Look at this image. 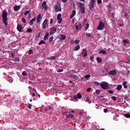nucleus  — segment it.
I'll list each match as a JSON object with an SVG mask.
<instances>
[{
	"label": "nucleus",
	"instance_id": "f257e3e1",
	"mask_svg": "<svg viewBox=\"0 0 130 130\" xmlns=\"http://www.w3.org/2000/svg\"><path fill=\"white\" fill-rule=\"evenodd\" d=\"M2 17L3 23L5 26H8V12L6 11H3Z\"/></svg>",
	"mask_w": 130,
	"mask_h": 130
},
{
	"label": "nucleus",
	"instance_id": "f03ea898",
	"mask_svg": "<svg viewBox=\"0 0 130 130\" xmlns=\"http://www.w3.org/2000/svg\"><path fill=\"white\" fill-rule=\"evenodd\" d=\"M77 5L79 6V8L80 9L82 14H85L86 8H85L84 4L81 2H78Z\"/></svg>",
	"mask_w": 130,
	"mask_h": 130
},
{
	"label": "nucleus",
	"instance_id": "7ed1b4c3",
	"mask_svg": "<svg viewBox=\"0 0 130 130\" xmlns=\"http://www.w3.org/2000/svg\"><path fill=\"white\" fill-rule=\"evenodd\" d=\"M95 0H90L89 5L88 6L90 11H92V10L94 9V7L95 6Z\"/></svg>",
	"mask_w": 130,
	"mask_h": 130
},
{
	"label": "nucleus",
	"instance_id": "20e7f679",
	"mask_svg": "<svg viewBox=\"0 0 130 130\" xmlns=\"http://www.w3.org/2000/svg\"><path fill=\"white\" fill-rule=\"evenodd\" d=\"M61 10V7L60 6V3L57 2L55 7V12L57 13V12H59V11Z\"/></svg>",
	"mask_w": 130,
	"mask_h": 130
},
{
	"label": "nucleus",
	"instance_id": "39448f33",
	"mask_svg": "<svg viewBox=\"0 0 130 130\" xmlns=\"http://www.w3.org/2000/svg\"><path fill=\"white\" fill-rule=\"evenodd\" d=\"M101 87L102 89H104V90H106L107 89H108V83L106 82H102L101 83Z\"/></svg>",
	"mask_w": 130,
	"mask_h": 130
},
{
	"label": "nucleus",
	"instance_id": "423d86ee",
	"mask_svg": "<svg viewBox=\"0 0 130 130\" xmlns=\"http://www.w3.org/2000/svg\"><path fill=\"white\" fill-rule=\"evenodd\" d=\"M104 28H105V24L103 21H100L97 28L98 30H102Z\"/></svg>",
	"mask_w": 130,
	"mask_h": 130
},
{
	"label": "nucleus",
	"instance_id": "0eeeda50",
	"mask_svg": "<svg viewBox=\"0 0 130 130\" xmlns=\"http://www.w3.org/2000/svg\"><path fill=\"white\" fill-rule=\"evenodd\" d=\"M55 32H56V27H52L50 29V36H51V35H53V34H54Z\"/></svg>",
	"mask_w": 130,
	"mask_h": 130
},
{
	"label": "nucleus",
	"instance_id": "6e6552de",
	"mask_svg": "<svg viewBox=\"0 0 130 130\" xmlns=\"http://www.w3.org/2000/svg\"><path fill=\"white\" fill-rule=\"evenodd\" d=\"M108 74L111 76H116L117 72L115 70H112L108 72Z\"/></svg>",
	"mask_w": 130,
	"mask_h": 130
},
{
	"label": "nucleus",
	"instance_id": "1a4fd4ad",
	"mask_svg": "<svg viewBox=\"0 0 130 130\" xmlns=\"http://www.w3.org/2000/svg\"><path fill=\"white\" fill-rule=\"evenodd\" d=\"M42 7L43 8V9H44L45 11H46V10H47L48 7L47 6V5H46V1L43 2L42 4Z\"/></svg>",
	"mask_w": 130,
	"mask_h": 130
},
{
	"label": "nucleus",
	"instance_id": "9d476101",
	"mask_svg": "<svg viewBox=\"0 0 130 130\" xmlns=\"http://www.w3.org/2000/svg\"><path fill=\"white\" fill-rule=\"evenodd\" d=\"M17 29L18 32H22V30H23V27H22V25L18 24L17 26Z\"/></svg>",
	"mask_w": 130,
	"mask_h": 130
},
{
	"label": "nucleus",
	"instance_id": "9b49d317",
	"mask_svg": "<svg viewBox=\"0 0 130 130\" xmlns=\"http://www.w3.org/2000/svg\"><path fill=\"white\" fill-rule=\"evenodd\" d=\"M82 54L83 56H84V57H86V56L88 55V53H87V50H86V49H83Z\"/></svg>",
	"mask_w": 130,
	"mask_h": 130
},
{
	"label": "nucleus",
	"instance_id": "f8f14e48",
	"mask_svg": "<svg viewBox=\"0 0 130 130\" xmlns=\"http://www.w3.org/2000/svg\"><path fill=\"white\" fill-rule=\"evenodd\" d=\"M41 19H42V17H41V14H39L37 17V22L38 24H39L40 23V21H41Z\"/></svg>",
	"mask_w": 130,
	"mask_h": 130
},
{
	"label": "nucleus",
	"instance_id": "ddd939ff",
	"mask_svg": "<svg viewBox=\"0 0 130 130\" xmlns=\"http://www.w3.org/2000/svg\"><path fill=\"white\" fill-rule=\"evenodd\" d=\"M48 37H49V33H48V32H46L45 34V36L44 37V41H46V40H48Z\"/></svg>",
	"mask_w": 130,
	"mask_h": 130
},
{
	"label": "nucleus",
	"instance_id": "4468645a",
	"mask_svg": "<svg viewBox=\"0 0 130 130\" xmlns=\"http://www.w3.org/2000/svg\"><path fill=\"white\" fill-rule=\"evenodd\" d=\"M76 30H81L82 29V24L80 23L78 25H75Z\"/></svg>",
	"mask_w": 130,
	"mask_h": 130
},
{
	"label": "nucleus",
	"instance_id": "2eb2a0df",
	"mask_svg": "<svg viewBox=\"0 0 130 130\" xmlns=\"http://www.w3.org/2000/svg\"><path fill=\"white\" fill-rule=\"evenodd\" d=\"M70 78H73L74 80H77V79H78V76L75 74H70Z\"/></svg>",
	"mask_w": 130,
	"mask_h": 130
},
{
	"label": "nucleus",
	"instance_id": "dca6fc26",
	"mask_svg": "<svg viewBox=\"0 0 130 130\" xmlns=\"http://www.w3.org/2000/svg\"><path fill=\"white\" fill-rule=\"evenodd\" d=\"M36 20V17H34V18H32L30 22H29V25L30 26H32V25L34 24V21H35Z\"/></svg>",
	"mask_w": 130,
	"mask_h": 130
},
{
	"label": "nucleus",
	"instance_id": "f3484780",
	"mask_svg": "<svg viewBox=\"0 0 130 130\" xmlns=\"http://www.w3.org/2000/svg\"><path fill=\"white\" fill-rule=\"evenodd\" d=\"M75 15H76V11L73 10L72 12V15H70V19H73V18H74V17H75Z\"/></svg>",
	"mask_w": 130,
	"mask_h": 130
},
{
	"label": "nucleus",
	"instance_id": "a211bd4d",
	"mask_svg": "<svg viewBox=\"0 0 130 130\" xmlns=\"http://www.w3.org/2000/svg\"><path fill=\"white\" fill-rule=\"evenodd\" d=\"M123 43L124 45H125V44H126V43L127 44H129V41L128 39H126V40L124 39L123 40Z\"/></svg>",
	"mask_w": 130,
	"mask_h": 130
},
{
	"label": "nucleus",
	"instance_id": "6ab92c4d",
	"mask_svg": "<svg viewBox=\"0 0 130 130\" xmlns=\"http://www.w3.org/2000/svg\"><path fill=\"white\" fill-rule=\"evenodd\" d=\"M60 37L61 38L60 39V40L61 41H62V40H66V37L64 35H60Z\"/></svg>",
	"mask_w": 130,
	"mask_h": 130
},
{
	"label": "nucleus",
	"instance_id": "aec40b11",
	"mask_svg": "<svg viewBox=\"0 0 130 130\" xmlns=\"http://www.w3.org/2000/svg\"><path fill=\"white\" fill-rule=\"evenodd\" d=\"M7 81H8V82H9L10 83H13V78H12V77H8L7 78Z\"/></svg>",
	"mask_w": 130,
	"mask_h": 130
},
{
	"label": "nucleus",
	"instance_id": "412c9836",
	"mask_svg": "<svg viewBox=\"0 0 130 130\" xmlns=\"http://www.w3.org/2000/svg\"><path fill=\"white\" fill-rule=\"evenodd\" d=\"M20 8H21L20 6H15L13 8H14V11H18V10H19V9H20Z\"/></svg>",
	"mask_w": 130,
	"mask_h": 130
},
{
	"label": "nucleus",
	"instance_id": "4be33fe9",
	"mask_svg": "<svg viewBox=\"0 0 130 130\" xmlns=\"http://www.w3.org/2000/svg\"><path fill=\"white\" fill-rule=\"evenodd\" d=\"M126 84H127V81H124L123 83H122V85L123 86L124 88L125 89H127V86H126Z\"/></svg>",
	"mask_w": 130,
	"mask_h": 130
},
{
	"label": "nucleus",
	"instance_id": "5701e85b",
	"mask_svg": "<svg viewBox=\"0 0 130 130\" xmlns=\"http://www.w3.org/2000/svg\"><path fill=\"white\" fill-rule=\"evenodd\" d=\"M67 117H68V118H74V115L72 114L67 115Z\"/></svg>",
	"mask_w": 130,
	"mask_h": 130
},
{
	"label": "nucleus",
	"instance_id": "b1692460",
	"mask_svg": "<svg viewBox=\"0 0 130 130\" xmlns=\"http://www.w3.org/2000/svg\"><path fill=\"white\" fill-rule=\"evenodd\" d=\"M99 53H102L104 55H106L107 52H106V51L105 50H101L99 52Z\"/></svg>",
	"mask_w": 130,
	"mask_h": 130
},
{
	"label": "nucleus",
	"instance_id": "393cba45",
	"mask_svg": "<svg viewBox=\"0 0 130 130\" xmlns=\"http://www.w3.org/2000/svg\"><path fill=\"white\" fill-rule=\"evenodd\" d=\"M80 45H78L75 47L73 50H75L76 51H77V50H79V49H80Z\"/></svg>",
	"mask_w": 130,
	"mask_h": 130
},
{
	"label": "nucleus",
	"instance_id": "a878e982",
	"mask_svg": "<svg viewBox=\"0 0 130 130\" xmlns=\"http://www.w3.org/2000/svg\"><path fill=\"white\" fill-rule=\"evenodd\" d=\"M74 42L76 45H79V44H80V40H75Z\"/></svg>",
	"mask_w": 130,
	"mask_h": 130
},
{
	"label": "nucleus",
	"instance_id": "bb28decb",
	"mask_svg": "<svg viewBox=\"0 0 130 130\" xmlns=\"http://www.w3.org/2000/svg\"><path fill=\"white\" fill-rule=\"evenodd\" d=\"M56 58V57H55V56H53L49 57L48 59H49V60H53V59H55Z\"/></svg>",
	"mask_w": 130,
	"mask_h": 130
},
{
	"label": "nucleus",
	"instance_id": "cd10ccee",
	"mask_svg": "<svg viewBox=\"0 0 130 130\" xmlns=\"http://www.w3.org/2000/svg\"><path fill=\"white\" fill-rule=\"evenodd\" d=\"M96 60L98 62H101L102 61V59L99 57H98L96 58Z\"/></svg>",
	"mask_w": 130,
	"mask_h": 130
},
{
	"label": "nucleus",
	"instance_id": "c85d7f7f",
	"mask_svg": "<svg viewBox=\"0 0 130 130\" xmlns=\"http://www.w3.org/2000/svg\"><path fill=\"white\" fill-rule=\"evenodd\" d=\"M77 96L78 99H81L82 98V94L80 93H78Z\"/></svg>",
	"mask_w": 130,
	"mask_h": 130
},
{
	"label": "nucleus",
	"instance_id": "c756f323",
	"mask_svg": "<svg viewBox=\"0 0 130 130\" xmlns=\"http://www.w3.org/2000/svg\"><path fill=\"white\" fill-rule=\"evenodd\" d=\"M121 88H122V86L121 85H118L117 87V90H118V91H120V90H121Z\"/></svg>",
	"mask_w": 130,
	"mask_h": 130
},
{
	"label": "nucleus",
	"instance_id": "7c9ffc66",
	"mask_svg": "<svg viewBox=\"0 0 130 130\" xmlns=\"http://www.w3.org/2000/svg\"><path fill=\"white\" fill-rule=\"evenodd\" d=\"M41 44H45V42L43 40L41 41L39 43V45H41Z\"/></svg>",
	"mask_w": 130,
	"mask_h": 130
},
{
	"label": "nucleus",
	"instance_id": "2f4dec72",
	"mask_svg": "<svg viewBox=\"0 0 130 130\" xmlns=\"http://www.w3.org/2000/svg\"><path fill=\"white\" fill-rule=\"evenodd\" d=\"M52 41H53V37H51L49 39V42H50V43H51V42H52Z\"/></svg>",
	"mask_w": 130,
	"mask_h": 130
},
{
	"label": "nucleus",
	"instance_id": "473e14b6",
	"mask_svg": "<svg viewBox=\"0 0 130 130\" xmlns=\"http://www.w3.org/2000/svg\"><path fill=\"white\" fill-rule=\"evenodd\" d=\"M46 24L44 22L43 23V29H46Z\"/></svg>",
	"mask_w": 130,
	"mask_h": 130
},
{
	"label": "nucleus",
	"instance_id": "72a5a7b5",
	"mask_svg": "<svg viewBox=\"0 0 130 130\" xmlns=\"http://www.w3.org/2000/svg\"><path fill=\"white\" fill-rule=\"evenodd\" d=\"M40 36H41V32H40L38 34H37V35L36 36V38H39V37H40Z\"/></svg>",
	"mask_w": 130,
	"mask_h": 130
},
{
	"label": "nucleus",
	"instance_id": "f704fd0d",
	"mask_svg": "<svg viewBox=\"0 0 130 130\" xmlns=\"http://www.w3.org/2000/svg\"><path fill=\"white\" fill-rule=\"evenodd\" d=\"M125 117H126L127 118H129L130 117V115L129 114H125V115H124Z\"/></svg>",
	"mask_w": 130,
	"mask_h": 130
},
{
	"label": "nucleus",
	"instance_id": "c9c22d12",
	"mask_svg": "<svg viewBox=\"0 0 130 130\" xmlns=\"http://www.w3.org/2000/svg\"><path fill=\"white\" fill-rule=\"evenodd\" d=\"M22 76H24L25 77H26V76H27V72H26L25 71H23L22 73Z\"/></svg>",
	"mask_w": 130,
	"mask_h": 130
},
{
	"label": "nucleus",
	"instance_id": "e433bc0d",
	"mask_svg": "<svg viewBox=\"0 0 130 130\" xmlns=\"http://www.w3.org/2000/svg\"><path fill=\"white\" fill-rule=\"evenodd\" d=\"M29 13H30V11L29 10H27V11H26L24 13V16H27V15H28V14H29Z\"/></svg>",
	"mask_w": 130,
	"mask_h": 130
},
{
	"label": "nucleus",
	"instance_id": "4c0bfd02",
	"mask_svg": "<svg viewBox=\"0 0 130 130\" xmlns=\"http://www.w3.org/2000/svg\"><path fill=\"white\" fill-rule=\"evenodd\" d=\"M58 20V24H60V23H61L62 21V18H60L57 19Z\"/></svg>",
	"mask_w": 130,
	"mask_h": 130
},
{
	"label": "nucleus",
	"instance_id": "58836bf2",
	"mask_svg": "<svg viewBox=\"0 0 130 130\" xmlns=\"http://www.w3.org/2000/svg\"><path fill=\"white\" fill-rule=\"evenodd\" d=\"M60 17H61V14L59 13L57 16V19L61 18Z\"/></svg>",
	"mask_w": 130,
	"mask_h": 130
},
{
	"label": "nucleus",
	"instance_id": "ea45409f",
	"mask_svg": "<svg viewBox=\"0 0 130 130\" xmlns=\"http://www.w3.org/2000/svg\"><path fill=\"white\" fill-rule=\"evenodd\" d=\"M22 21L23 22V24H25L26 23V19H25V18L23 17L22 18Z\"/></svg>",
	"mask_w": 130,
	"mask_h": 130
},
{
	"label": "nucleus",
	"instance_id": "a19ab883",
	"mask_svg": "<svg viewBox=\"0 0 130 130\" xmlns=\"http://www.w3.org/2000/svg\"><path fill=\"white\" fill-rule=\"evenodd\" d=\"M88 28H89V23H86L85 27V30H88Z\"/></svg>",
	"mask_w": 130,
	"mask_h": 130
},
{
	"label": "nucleus",
	"instance_id": "79ce46f5",
	"mask_svg": "<svg viewBox=\"0 0 130 130\" xmlns=\"http://www.w3.org/2000/svg\"><path fill=\"white\" fill-rule=\"evenodd\" d=\"M107 92L109 93L110 94H113V90H108L107 91Z\"/></svg>",
	"mask_w": 130,
	"mask_h": 130
},
{
	"label": "nucleus",
	"instance_id": "37998d69",
	"mask_svg": "<svg viewBox=\"0 0 130 130\" xmlns=\"http://www.w3.org/2000/svg\"><path fill=\"white\" fill-rule=\"evenodd\" d=\"M28 54H32V53H33V51L32 50V49H30L28 51Z\"/></svg>",
	"mask_w": 130,
	"mask_h": 130
},
{
	"label": "nucleus",
	"instance_id": "c03bdc74",
	"mask_svg": "<svg viewBox=\"0 0 130 130\" xmlns=\"http://www.w3.org/2000/svg\"><path fill=\"white\" fill-rule=\"evenodd\" d=\"M86 102H88L89 103H91L92 102V101L89 100V97H87V98L86 99Z\"/></svg>",
	"mask_w": 130,
	"mask_h": 130
},
{
	"label": "nucleus",
	"instance_id": "a18cd8bd",
	"mask_svg": "<svg viewBox=\"0 0 130 130\" xmlns=\"http://www.w3.org/2000/svg\"><path fill=\"white\" fill-rule=\"evenodd\" d=\"M95 93L96 94H97L98 95H99V94H100V90L99 89H98L95 91Z\"/></svg>",
	"mask_w": 130,
	"mask_h": 130
},
{
	"label": "nucleus",
	"instance_id": "49530a36",
	"mask_svg": "<svg viewBox=\"0 0 130 130\" xmlns=\"http://www.w3.org/2000/svg\"><path fill=\"white\" fill-rule=\"evenodd\" d=\"M90 77H91V75H86L85 76V79H89V78H90Z\"/></svg>",
	"mask_w": 130,
	"mask_h": 130
},
{
	"label": "nucleus",
	"instance_id": "de8ad7c7",
	"mask_svg": "<svg viewBox=\"0 0 130 130\" xmlns=\"http://www.w3.org/2000/svg\"><path fill=\"white\" fill-rule=\"evenodd\" d=\"M86 36L87 37H88V38H91V34H90L89 33H87L86 34Z\"/></svg>",
	"mask_w": 130,
	"mask_h": 130
},
{
	"label": "nucleus",
	"instance_id": "09e8293b",
	"mask_svg": "<svg viewBox=\"0 0 130 130\" xmlns=\"http://www.w3.org/2000/svg\"><path fill=\"white\" fill-rule=\"evenodd\" d=\"M27 32H28V33H30L31 32H32V29L31 28H28L27 29Z\"/></svg>",
	"mask_w": 130,
	"mask_h": 130
},
{
	"label": "nucleus",
	"instance_id": "8fccbe9b",
	"mask_svg": "<svg viewBox=\"0 0 130 130\" xmlns=\"http://www.w3.org/2000/svg\"><path fill=\"white\" fill-rule=\"evenodd\" d=\"M47 22H48V20L47 19H46L44 21L43 23H44L45 24H46L47 25Z\"/></svg>",
	"mask_w": 130,
	"mask_h": 130
},
{
	"label": "nucleus",
	"instance_id": "3c124183",
	"mask_svg": "<svg viewBox=\"0 0 130 130\" xmlns=\"http://www.w3.org/2000/svg\"><path fill=\"white\" fill-rule=\"evenodd\" d=\"M98 5H100V4H102V0H98Z\"/></svg>",
	"mask_w": 130,
	"mask_h": 130
},
{
	"label": "nucleus",
	"instance_id": "603ef678",
	"mask_svg": "<svg viewBox=\"0 0 130 130\" xmlns=\"http://www.w3.org/2000/svg\"><path fill=\"white\" fill-rule=\"evenodd\" d=\"M112 99L113 100V101H116V97L115 96H112Z\"/></svg>",
	"mask_w": 130,
	"mask_h": 130
},
{
	"label": "nucleus",
	"instance_id": "864d4df0",
	"mask_svg": "<svg viewBox=\"0 0 130 130\" xmlns=\"http://www.w3.org/2000/svg\"><path fill=\"white\" fill-rule=\"evenodd\" d=\"M90 59L91 61H94V57L91 56L90 57Z\"/></svg>",
	"mask_w": 130,
	"mask_h": 130
},
{
	"label": "nucleus",
	"instance_id": "5fc2aeb1",
	"mask_svg": "<svg viewBox=\"0 0 130 130\" xmlns=\"http://www.w3.org/2000/svg\"><path fill=\"white\" fill-rule=\"evenodd\" d=\"M20 58L19 57L15 58V61H19Z\"/></svg>",
	"mask_w": 130,
	"mask_h": 130
},
{
	"label": "nucleus",
	"instance_id": "6e6d98bb",
	"mask_svg": "<svg viewBox=\"0 0 130 130\" xmlns=\"http://www.w3.org/2000/svg\"><path fill=\"white\" fill-rule=\"evenodd\" d=\"M32 107V104H29L28 106H27V107L29 109H31V107Z\"/></svg>",
	"mask_w": 130,
	"mask_h": 130
},
{
	"label": "nucleus",
	"instance_id": "4d7b16f0",
	"mask_svg": "<svg viewBox=\"0 0 130 130\" xmlns=\"http://www.w3.org/2000/svg\"><path fill=\"white\" fill-rule=\"evenodd\" d=\"M94 84L96 85V86H99L100 84H99V82H94Z\"/></svg>",
	"mask_w": 130,
	"mask_h": 130
},
{
	"label": "nucleus",
	"instance_id": "13d9d810",
	"mask_svg": "<svg viewBox=\"0 0 130 130\" xmlns=\"http://www.w3.org/2000/svg\"><path fill=\"white\" fill-rule=\"evenodd\" d=\"M108 112V110H107V109H104V112H105V113H107V112Z\"/></svg>",
	"mask_w": 130,
	"mask_h": 130
},
{
	"label": "nucleus",
	"instance_id": "bf43d9fd",
	"mask_svg": "<svg viewBox=\"0 0 130 130\" xmlns=\"http://www.w3.org/2000/svg\"><path fill=\"white\" fill-rule=\"evenodd\" d=\"M27 19L28 20H30V19H31V14L30 13L28 15V16L27 17Z\"/></svg>",
	"mask_w": 130,
	"mask_h": 130
},
{
	"label": "nucleus",
	"instance_id": "052dcab7",
	"mask_svg": "<svg viewBox=\"0 0 130 130\" xmlns=\"http://www.w3.org/2000/svg\"><path fill=\"white\" fill-rule=\"evenodd\" d=\"M61 72H63V70L59 69V70H58V71H57V72H58V73H61Z\"/></svg>",
	"mask_w": 130,
	"mask_h": 130
},
{
	"label": "nucleus",
	"instance_id": "680f3d73",
	"mask_svg": "<svg viewBox=\"0 0 130 130\" xmlns=\"http://www.w3.org/2000/svg\"><path fill=\"white\" fill-rule=\"evenodd\" d=\"M48 108L51 110H53V108L52 107L48 106Z\"/></svg>",
	"mask_w": 130,
	"mask_h": 130
},
{
	"label": "nucleus",
	"instance_id": "e2e57ef3",
	"mask_svg": "<svg viewBox=\"0 0 130 130\" xmlns=\"http://www.w3.org/2000/svg\"><path fill=\"white\" fill-rule=\"evenodd\" d=\"M36 97H38L39 98H40V94H38L37 92H36Z\"/></svg>",
	"mask_w": 130,
	"mask_h": 130
},
{
	"label": "nucleus",
	"instance_id": "0e129e2a",
	"mask_svg": "<svg viewBox=\"0 0 130 130\" xmlns=\"http://www.w3.org/2000/svg\"><path fill=\"white\" fill-rule=\"evenodd\" d=\"M111 16L113 18H114V16H115V13H112Z\"/></svg>",
	"mask_w": 130,
	"mask_h": 130
},
{
	"label": "nucleus",
	"instance_id": "69168bd1",
	"mask_svg": "<svg viewBox=\"0 0 130 130\" xmlns=\"http://www.w3.org/2000/svg\"><path fill=\"white\" fill-rule=\"evenodd\" d=\"M11 55L12 57H15V54L12 53L11 54Z\"/></svg>",
	"mask_w": 130,
	"mask_h": 130
},
{
	"label": "nucleus",
	"instance_id": "338daca9",
	"mask_svg": "<svg viewBox=\"0 0 130 130\" xmlns=\"http://www.w3.org/2000/svg\"><path fill=\"white\" fill-rule=\"evenodd\" d=\"M90 91H91V88H88L87 89V92H90Z\"/></svg>",
	"mask_w": 130,
	"mask_h": 130
},
{
	"label": "nucleus",
	"instance_id": "774afa93",
	"mask_svg": "<svg viewBox=\"0 0 130 130\" xmlns=\"http://www.w3.org/2000/svg\"><path fill=\"white\" fill-rule=\"evenodd\" d=\"M53 22V18H51V19H50V24H52Z\"/></svg>",
	"mask_w": 130,
	"mask_h": 130
}]
</instances>
